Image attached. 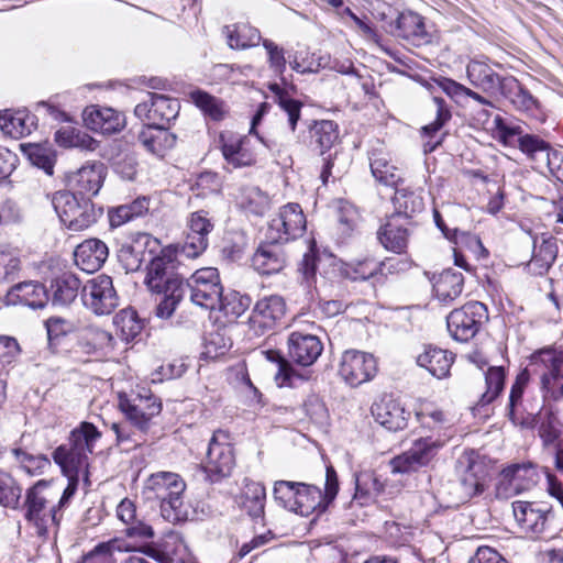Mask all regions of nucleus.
Returning <instances> with one entry per match:
<instances>
[{
  "label": "nucleus",
  "mask_w": 563,
  "mask_h": 563,
  "mask_svg": "<svg viewBox=\"0 0 563 563\" xmlns=\"http://www.w3.org/2000/svg\"><path fill=\"white\" fill-rule=\"evenodd\" d=\"M148 486L161 498V514L165 520L176 523L191 519L190 508L183 499L186 485L179 475L170 472L153 474Z\"/></svg>",
  "instance_id": "obj_1"
},
{
  "label": "nucleus",
  "mask_w": 563,
  "mask_h": 563,
  "mask_svg": "<svg viewBox=\"0 0 563 563\" xmlns=\"http://www.w3.org/2000/svg\"><path fill=\"white\" fill-rule=\"evenodd\" d=\"M52 203L64 225L75 232L88 229L102 212L88 197H79L67 190L54 194Z\"/></svg>",
  "instance_id": "obj_2"
},
{
  "label": "nucleus",
  "mask_w": 563,
  "mask_h": 563,
  "mask_svg": "<svg viewBox=\"0 0 563 563\" xmlns=\"http://www.w3.org/2000/svg\"><path fill=\"white\" fill-rule=\"evenodd\" d=\"M118 400L119 409L132 427L141 433H146L155 424L154 419L162 411L161 400L148 390H144L143 394L120 393Z\"/></svg>",
  "instance_id": "obj_3"
},
{
  "label": "nucleus",
  "mask_w": 563,
  "mask_h": 563,
  "mask_svg": "<svg viewBox=\"0 0 563 563\" xmlns=\"http://www.w3.org/2000/svg\"><path fill=\"white\" fill-rule=\"evenodd\" d=\"M184 286L190 290V300L195 305L209 310L222 308L223 287L217 268L197 269Z\"/></svg>",
  "instance_id": "obj_4"
},
{
  "label": "nucleus",
  "mask_w": 563,
  "mask_h": 563,
  "mask_svg": "<svg viewBox=\"0 0 563 563\" xmlns=\"http://www.w3.org/2000/svg\"><path fill=\"white\" fill-rule=\"evenodd\" d=\"M457 496L462 501L482 495L488 486V472L479 455L465 452L457 461Z\"/></svg>",
  "instance_id": "obj_5"
},
{
  "label": "nucleus",
  "mask_w": 563,
  "mask_h": 563,
  "mask_svg": "<svg viewBox=\"0 0 563 563\" xmlns=\"http://www.w3.org/2000/svg\"><path fill=\"white\" fill-rule=\"evenodd\" d=\"M235 465L230 434L224 430H216L209 441L203 472L211 483H218L231 475Z\"/></svg>",
  "instance_id": "obj_6"
},
{
  "label": "nucleus",
  "mask_w": 563,
  "mask_h": 563,
  "mask_svg": "<svg viewBox=\"0 0 563 563\" xmlns=\"http://www.w3.org/2000/svg\"><path fill=\"white\" fill-rule=\"evenodd\" d=\"M294 512L309 516L316 510L323 511L339 492L338 475L332 465L325 468L324 492L316 485L299 483Z\"/></svg>",
  "instance_id": "obj_7"
},
{
  "label": "nucleus",
  "mask_w": 563,
  "mask_h": 563,
  "mask_svg": "<svg viewBox=\"0 0 563 563\" xmlns=\"http://www.w3.org/2000/svg\"><path fill=\"white\" fill-rule=\"evenodd\" d=\"M487 319L486 306L479 301H471L450 312L446 318L448 330L455 341L467 342Z\"/></svg>",
  "instance_id": "obj_8"
},
{
  "label": "nucleus",
  "mask_w": 563,
  "mask_h": 563,
  "mask_svg": "<svg viewBox=\"0 0 563 563\" xmlns=\"http://www.w3.org/2000/svg\"><path fill=\"white\" fill-rule=\"evenodd\" d=\"M81 300L95 314H110L119 305L112 278L102 274L88 280L81 288Z\"/></svg>",
  "instance_id": "obj_9"
},
{
  "label": "nucleus",
  "mask_w": 563,
  "mask_h": 563,
  "mask_svg": "<svg viewBox=\"0 0 563 563\" xmlns=\"http://www.w3.org/2000/svg\"><path fill=\"white\" fill-rule=\"evenodd\" d=\"M532 362L540 373L542 389L554 399L563 397V352L544 349L533 355Z\"/></svg>",
  "instance_id": "obj_10"
},
{
  "label": "nucleus",
  "mask_w": 563,
  "mask_h": 563,
  "mask_svg": "<svg viewBox=\"0 0 563 563\" xmlns=\"http://www.w3.org/2000/svg\"><path fill=\"white\" fill-rule=\"evenodd\" d=\"M213 223L205 210L190 213L187 219V232L185 242L179 253L187 258H196L208 247V235L213 230Z\"/></svg>",
  "instance_id": "obj_11"
},
{
  "label": "nucleus",
  "mask_w": 563,
  "mask_h": 563,
  "mask_svg": "<svg viewBox=\"0 0 563 563\" xmlns=\"http://www.w3.org/2000/svg\"><path fill=\"white\" fill-rule=\"evenodd\" d=\"M377 361L371 353L357 350L345 351L342 355L340 374L351 386H358L374 378Z\"/></svg>",
  "instance_id": "obj_12"
},
{
  "label": "nucleus",
  "mask_w": 563,
  "mask_h": 563,
  "mask_svg": "<svg viewBox=\"0 0 563 563\" xmlns=\"http://www.w3.org/2000/svg\"><path fill=\"white\" fill-rule=\"evenodd\" d=\"M306 217L298 203H287L282 207L278 213L268 224V235L282 242H288L301 236L306 230Z\"/></svg>",
  "instance_id": "obj_13"
},
{
  "label": "nucleus",
  "mask_w": 563,
  "mask_h": 563,
  "mask_svg": "<svg viewBox=\"0 0 563 563\" xmlns=\"http://www.w3.org/2000/svg\"><path fill=\"white\" fill-rule=\"evenodd\" d=\"M286 302L282 296L271 295L260 299L249 318L250 328L256 335H262L275 325L286 314Z\"/></svg>",
  "instance_id": "obj_14"
},
{
  "label": "nucleus",
  "mask_w": 563,
  "mask_h": 563,
  "mask_svg": "<svg viewBox=\"0 0 563 563\" xmlns=\"http://www.w3.org/2000/svg\"><path fill=\"white\" fill-rule=\"evenodd\" d=\"M413 225L415 222L408 217L390 214L377 231V239L387 251L405 253Z\"/></svg>",
  "instance_id": "obj_15"
},
{
  "label": "nucleus",
  "mask_w": 563,
  "mask_h": 563,
  "mask_svg": "<svg viewBox=\"0 0 563 563\" xmlns=\"http://www.w3.org/2000/svg\"><path fill=\"white\" fill-rule=\"evenodd\" d=\"M267 239L258 245L251 260L252 267L262 275L277 274L287 263L284 242L277 240L275 235H267Z\"/></svg>",
  "instance_id": "obj_16"
},
{
  "label": "nucleus",
  "mask_w": 563,
  "mask_h": 563,
  "mask_svg": "<svg viewBox=\"0 0 563 563\" xmlns=\"http://www.w3.org/2000/svg\"><path fill=\"white\" fill-rule=\"evenodd\" d=\"M512 512L520 528L534 534L544 532L552 517L551 507L544 503L518 500L512 504Z\"/></svg>",
  "instance_id": "obj_17"
},
{
  "label": "nucleus",
  "mask_w": 563,
  "mask_h": 563,
  "mask_svg": "<svg viewBox=\"0 0 563 563\" xmlns=\"http://www.w3.org/2000/svg\"><path fill=\"white\" fill-rule=\"evenodd\" d=\"M154 249L148 251L147 274L145 284L151 291L161 292L163 289L169 288L172 282H184L178 275L174 274L173 255L162 252L157 256H153Z\"/></svg>",
  "instance_id": "obj_18"
},
{
  "label": "nucleus",
  "mask_w": 563,
  "mask_h": 563,
  "mask_svg": "<svg viewBox=\"0 0 563 563\" xmlns=\"http://www.w3.org/2000/svg\"><path fill=\"white\" fill-rule=\"evenodd\" d=\"M47 484L38 481L27 490L25 500V518L34 522L38 528H47L48 523L57 525V507L52 506L47 509V498L42 494Z\"/></svg>",
  "instance_id": "obj_19"
},
{
  "label": "nucleus",
  "mask_w": 563,
  "mask_h": 563,
  "mask_svg": "<svg viewBox=\"0 0 563 563\" xmlns=\"http://www.w3.org/2000/svg\"><path fill=\"white\" fill-rule=\"evenodd\" d=\"M48 301L47 290L38 282H22L7 290L4 303L8 306H24L31 309L45 307Z\"/></svg>",
  "instance_id": "obj_20"
},
{
  "label": "nucleus",
  "mask_w": 563,
  "mask_h": 563,
  "mask_svg": "<svg viewBox=\"0 0 563 563\" xmlns=\"http://www.w3.org/2000/svg\"><path fill=\"white\" fill-rule=\"evenodd\" d=\"M287 345L289 358L301 366L312 365L323 350V345L317 335L298 331L289 334Z\"/></svg>",
  "instance_id": "obj_21"
},
{
  "label": "nucleus",
  "mask_w": 563,
  "mask_h": 563,
  "mask_svg": "<svg viewBox=\"0 0 563 563\" xmlns=\"http://www.w3.org/2000/svg\"><path fill=\"white\" fill-rule=\"evenodd\" d=\"M158 242L147 233H139L131 242L123 243L118 250V260L126 273L136 272L148 258L151 249L157 247Z\"/></svg>",
  "instance_id": "obj_22"
},
{
  "label": "nucleus",
  "mask_w": 563,
  "mask_h": 563,
  "mask_svg": "<svg viewBox=\"0 0 563 563\" xmlns=\"http://www.w3.org/2000/svg\"><path fill=\"white\" fill-rule=\"evenodd\" d=\"M82 119L89 130L104 135L121 131L125 124V118L122 113L112 108L99 106L87 107L84 110Z\"/></svg>",
  "instance_id": "obj_23"
},
{
  "label": "nucleus",
  "mask_w": 563,
  "mask_h": 563,
  "mask_svg": "<svg viewBox=\"0 0 563 563\" xmlns=\"http://www.w3.org/2000/svg\"><path fill=\"white\" fill-rule=\"evenodd\" d=\"M375 421L389 431L404 430L407 427L409 412L395 399L383 397L371 408Z\"/></svg>",
  "instance_id": "obj_24"
},
{
  "label": "nucleus",
  "mask_w": 563,
  "mask_h": 563,
  "mask_svg": "<svg viewBox=\"0 0 563 563\" xmlns=\"http://www.w3.org/2000/svg\"><path fill=\"white\" fill-rule=\"evenodd\" d=\"M106 167L101 162H95L79 168L69 177V184L79 197L95 196L102 187Z\"/></svg>",
  "instance_id": "obj_25"
},
{
  "label": "nucleus",
  "mask_w": 563,
  "mask_h": 563,
  "mask_svg": "<svg viewBox=\"0 0 563 563\" xmlns=\"http://www.w3.org/2000/svg\"><path fill=\"white\" fill-rule=\"evenodd\" d=\"M177 136L164 125H143L137 133V142L148 153L164 157L176 144Z\"/></svg>",
  "instance_id": "obj_26"
},
{
  "label": "nucleus",
  "mask_w": 563,
  "mask_h": 563,
  "mask_svg": "<svg viewBox=\"0 0 563 563\" xmlns=\"http://www.w3.org/2000/svg\"><path fill=\"white\" fill-rule=\"evenodd\" d=\"M109 255L107 244L99 239H88L74 251L75 264L86 273H95L102 267Z\"/></svg>",
  "instance_id": "obj_27"
},
{
  "label": "nucleus",
  "mask_w": 563,
  "mask_h": 563,
  "mask_svg": "<svg viewBox=\"0 0 563 563\" xmlns=\"http://www.w3.org/2000/svg\"><path fill=\"white\" fill-rule=\"evenodd\" d=\"M453 362L452 352L432 345L426 346L424 351L417 356V364L439 379L450 375Z\"/></svg>",
  "instance_id": "obj_28"
},
{
  "label": "nucleus",
  "mask_w": 563,
  "mask_h": 563,
  "mask_svg": "<svg viewBox=\"0 0 563 563\" xmlns=\"http://www.w3.org/2000/svg\"><path fill=\"white\" fill-rule=\"evenodd\" d=\"M463 274L448 268L433 276V291L439 301L448 305L456 299L463 291Z\"/></svg>",
  "instance_id": "obj_29"
},
{
  "label": "nucleus",
  "mask_w": 563,
  "mask_h": 563,
  "mask_svg": "<svg viewBox=\"0 0 563 563\" xmlns=\"http://www.w3.org/2000/svg\"><path fill=\"white\" fill-rule=\"evenodd\" d=\"M501 91L517 110L532 117L540 115L539 101L516 78L509 77Z\"/></svg>",
  "instance_id": "obj_30"
},
{
  "label": "nucleus",
  "mask_w": 563,
  "mask_h": 563,
  "mask_svg": "<svg viewBox=\"0 0 563 563\" xmlns=\"http://www.w3.org/2000/svg\"><path fill=\"white\" fill-rule=\"evenodd\" d=\"M118 518L126 526L125 533L130 538L151 539L154 537L153 528L137 519L135 505L128 498L117 507Z\"/></svg>",
  "instance_id": "obj_31"
},
{
  "label": "nucleus",
  "mask_w": 563,
  "mask_h": 563,
  "mask_svg": "<svg viewBox=\"0 0 563 563\" xmlns=\"http://www.w3.org/2000/svg\"><path fill=\"white\" fill-rule=\"evenodd\" d=\"M393 258H387L386 261L378 262L375 258L367 257L347 264L344 274L352 280H368L378 274L385 275L386 271L387 273H393Z\"/></svg>",
  "instance_id": "obj_32"
},
{
  "label": "nucleus",
  "mask_w": 563,
  "mask_h": 563,
  "mask_svg": "<svg viewBox=\"0 0 563 563\" xmlns=\"http://www.w3.org/2000/svg\"><path fill=\"white\" fill-rule=\"evenodd\" d=\"M53 459L62 468L63 474L79 475L88 467V455L68 442L55 449Z\"/></svg>",
  "instance_id": "obj_33"
},
{
  "label": "nucleus",
  "mask_w": 563,
  "mask_h": 563,
  "mask_svg": "<svg viewBox=\"0 0 563 563\" xmlns=\"http://www.w3.org/2000/svg\"><path fill=\"white\" fill-rule=\"evenodd\" d=\"M398 36L415 43L428 42L423 18L413 11L401 12L396 20Z\"/></svg>",
  "instance_id": "obj_34"
},
{
  "label": "nucleus",
  "mask_w": 563,
  "mask_h": 563,
  "mask_svg": "<svg viewBox=\"0 0 563 563\" xmlns=\"http://www.w3.org/2000/svg\"><path fill=\"white\" fill-rule=\"evenodd\" d=\"M466 71L471 84L484 91L503 90L504 84L508 79L501 78L488 65L481 62H471Z\"/></svg>",
  "instance_id": "obj_35"
},
{
  "label": "nucleus",
  "mask_w": 563,
  "mask_h": 563,
  "mask_svg": "<svg viewBox=\"0 0 563 563\" xmlns=\"http://www.w3.org/2000/svg\"><path fill=\"white\" fill-rule=\"evenodd\" d=\"M150 209V199L145 196L137 197L130 203L121 205L109 209L108 218L111 228H118L132 221L136 218L143 217Z\"/></svg>",
  "instance_id": "obj_36"
},
{
  "label": "nucleus",
  "mask_w": 563,
  "mask_h": 563,
  "mask_svg": "<svg viewBox=\"0 0 563 563\" xmlns=\"http://www.w3.org/2000/svg\"><path fill=\"white\" fill-rule=\"evenodd\" d=\"M528 382V373L522 372L517 376L516 382L512 384L509 395V402H508V412L507 416L509 420L515 426H521L525 428H532L536 424V413L533 411H530L528 413V417L521 418L518 415L517 407L521 402L522 395H523V388Z\"/></svg>",
  "instance_id": "obj_37"
},
{
  "label": "nucleus",
  "mask_w": 563,
  "mask_h": 563,
  "mask_svg": "<svg viewBox=\"0 0 563 563\" xmlns=\"http://www.w3.org/2000/svg\"><path fill=\"white\" fill-rule=\"evenodd\" d=\"M223 32L227 35L229 46L235 49L256 46L262 40L260 31L247 23L224 26Z\"/></svg>",
  "instance_id": "obj_38"
},
{
  "label": "nucleus",
  "mask_w": 563,
  "mask_h": 563,
  "mask_svg": "<svg viewBox=\"0 0 563 563\" xmlns=\"http://www.w3.org/2000/svg\"><path fill=\"white\" fill-rule=\"evenodd\" d=\"M81 287L79 278L70 273L63 274L53 280L51 289L53 292L52 301L54 305L67 306L78 296Z\"/></svg>",
  "instance_id": "obj_39"
},
{
  "label": "nucleus",
  "mask_w": 563,
  "mask_h": 563,
  "mask_svg": "<svg viewBox=\"0 0 563 563\" xmlns=\"http://www.w3.org/2000/svg\"><path fill=\"white\" fill-rule=\"evenodd\" d=\"M339 137L338 124L331 120L316 121L310 128V146L324 154Z\"/></svg>",
  "instance_id": "obj_40"
},
{
  "label": "nucleus",
  "mask_w": 563,
  "mask_h": 563,
  "mask_svg": "<svg viewBox=\"0 0 563 563\" xmlns=\"http://www.w3.org/2000/svg\"><path fill=\"white\" fill-rule=\"evenodd\" d=\"M369 159L374 178L379 184L398 188L402 180L399 169L382 153H373Z\"/></svg>",
  "instance_id": "obj_41"
},
{
  "label": "nucleus",
  "mask_w": 563,
  "mask_h": 563,
  "mask_svg": "<svg viewBox=\"0 0 563 563\" xmlns=\"http://www.w3.org/2000/svg\"><path fill=\"white\" fill-rule=\"evenodd\" d=\"M393 203L396 210L393 214H401L408 217L409 220L424 209V202L420 194L407 187L396 188Z\"/></svg>",
  "instance_id": "obj_42"
},
{
  "label": "nucleus",
  "mask_w": 563,
  "mask_h": 563,
  "mask_svg": "<svg viewBox=\"0 0 563 563\" xmlns=\"http://www.w3.org/2000/svg\"><path fill=\"white\" fill-rule=\"evenodd\" d=\"M152 100V123L155 125H164L176 119L180 104L177 99L169 98L164 95L151 93Z\"/></svg>",
  "instance_id": "obj_43"
},
{
  "label": "nucleus",
  "mask_w": 563,
  "mask_h": 563,
  "mask_svg": "<svg viewBox=\"0 0 563 563\" xmlns=\"http://www.w3.org/2000/svg\"><path fill=\"white\" fill-rule=\"evenodd\" d=\"M100 438L101 432L93 423L82 421L78 427L70 431L68 443L84 452L86 455H89L93 452L96 443Z\"/></svg>",
  "instance_id": "obj_44"
},
{
  "label": "nucleus",
  "mask_w": 563,
  "mask_h": 563,
  "mask_svg": "<svg viewBox=\"0 0 563 563\" xmlns=\"http://www.w3.org/2000/svg\"><path fill=\"white\" fill-rule=\"evenodd\" d=\"M506 372L503 366H490L485 373L486 390L482 394L476 407L492 404L504 390Z\"/></svg>",
  "instance_id": "obj_45"
},
{
  "label": "nucleus",
  "mask_w": 563,
  "mask_h": 563,
  "mask_svg": "<svg viewBox=\"0 0 563 563\" xmlns=\"http://www.w3.org/2000/svg\"><path fill=\"white\" fill-rule=\"evenodd\" d=\"M157 294L162 295V298L156 306V316L162 319H168L185 295L184 282H172L169 288L163 289V291Z\"/></svg>",
  "instance_id": "obj_46"
},
{
  "label": "nucleus",
  "mask_w": 563,
  "mask_h": 563,
  "mask_svg": "<svg viewBox=\"0 0 563 563\" xmlns=\"http://www.w3.org/2000/svg\"><path fill=\"white\" fill-rule=\"evenodd\" d=\"M443 444L444 442L440 440L421 438L413 442L407 453L409 454V459H412L420 468L428 465L433 460Z\"/></svg>",
  "instance_id": "obj_47"
},
{
  "label": "nucleus",
  "mask_w": 563,
  "mask_h": 563,
  "mask_svg": "<svg viewBox=\"0 0 563 563\" xmlns=\"http://www.w3.org/2000/svg\"><path fill=\"white\" fill-rule=\"evenodd\" d=\"M266 492L265 487L258 483L246 485L242 494V506L253 518H258L264 514Z\"/></svg>",
  "instance_id": "obj_48"
},
{
  "label": "nucleus",
  "mask_w": 563,
  "mask_h": 563,
  "mask_svg": "<svg viewBox=\"0 0 563 563\" xmlns=\"http://www.w3.org/2000/svg\"><path fill=\"white\" fill-rule=\"evenodd\" d=\"M55 141L64 147H80L88 151H95L97 147V142L92 137L69 126L57 130Z\"/></svg>",
  "instance_id": "obj_49"
},
{
  "label": "nucleus",
  "mask_w": 563,
  "mask_h": 563,
  "mask_svg": "<svg viewBox=\"0 0 563 563\" xmlns=\"http://www.w3.org/2000/svg\"><path fill=\"white\" fill-rule=\"evenodd\" d=\"M27 115L24 112L4 110L0 112V130L11 137L19 139L31 132L26 124Z\"/></svg>",
  "instance_id": "obj_50"
},
{
  "label": "nucleus",
  "mask_w": 563,
  "mask_h": 563,
  "mask_svg": "<svg viewBox=\"0 0 563 563\" xmlns=\"http://www.w3.org/2000/svg\"><path fill=\"white\" fill-rule=\"evenodd\" d=\"M22 150L33 166L43 169L46 175H53L55 155L49 148L40 144H27L23 145Z\"/></svg>",
  "instance_id": "obj_51"
},
{
  "label": "nucleus",
  "mask_w": 563,
  "mask_h": 563,
  "mask_svg": "<svg viewBox=\"0 0 563 563\" xmlns=\"http://www.w3.org/2000/svg\"><path fill=\"white\" fill-rule=\"evenodd\" d=\"M536 418L540 417L541 424L539 428V435L542 439L543 445L549 448L558 444L562 434V424L560 420L552 413L547 412L544 417L541 416V408L534 412Z\"/></svg>",
  "instance_id": "obj_52"
},
{
  "label": "nucleus",
  "mask_w": 563,
  "mask_h": 563,
  "mask_svg": "<svg viewBox=\"0 0 563 563\" xmlns=\"http://www.w3.org/2000/svg\"><path fill=\"white\" fill-rule=\"evenodd\" d=\"M558 256V246L554 240H542L540 245L534 244L530 265L536 266L539 273L548 271Z\"/></svg>",
  "instance_id": "obj_53"
},
{
  "label": "nucleus",
  "mask_w": 563,
  "mask_h": 563,
  "mask_svg": "<svg viewBox=\"0 0 563 563\" xmlns=\"http://www.w3.org/2000/svg\"><path fill=\"white\" fill-rule=\"evenodd\" d=\"M114 324L124 340H133L142 330L143 324L133 309H123L114 317Z\"/></svg>",
  "instance_id": "obj_54"
},
{
  "label": "nucleus",
  "mask_w": 563,
  "mask_h": 563,
  "mask_svg": "<svg viewBox=\"0 0 563 563\" xmlns=\"http://www.w3.org/2000/svg\"><path fill=\"white\" fill-rule=\"evenodd\" d=\"M263 353L269 362L277 365L275 379L280 386L292 385L295 378H300V376L296 374L290 363L282 355L279 351L267 350Z\"/></svg>",
  "instance_id": "obj_55"
},
{
  "label": "nucleus",
  "mask_w": 563,
  "mask_h": 563,
  "mask_svg": "<svg viewBox=\"0 0 563 563\" xmlns=\"http://www.w3.org/2000/svg\"><path fill=\"white\" fill-rule=\"evenodd\" d=\"M12 454L20 463L21 467L31 476L42 474L43 471L51 464L46 456L42 454L32 455L22 449H13Z\"/></svg>",
  "instance_id": "obj_56"
},
{
  "label": "nucleus",
  "mask_w": 563,
  "mask_h": 563,
  "mask_svg": "<svg viewBox=\"0 0 563 563\" xmlns=\"http://www.w3.org/2000/svg\"><path fill=\"white\" fill-rule=\"evenodd\" d=\"M298 487L299 482L277 481L273 490L275 500L285 509L294 511Z\"/></svg>",
  "instance_id": "obj_57"
},
{
  "label": "nucleus",
  "mask_w": 563,
  "mask_h": 563,
  "mask_svg": "<svg viewBox=\"0 0 563 563\" xmlns=\"http://www.w3.org/2000/svg\"><path fill=\"white\" fill-rule=\"evenodd\" d=\"M194 103L213 120L223 118L222 102L205 91H192L190 93Z\"/></svg>",
  "instance_id": "obj_58"
},
{
  "label": "nucleus",
  "mask_w": 563,
  "mask_h": 563,
  "mask_svg": "<svg viewBox=\"0 0 563 563\" xmlns=\"http://www.w3.org/2000/svg\"><path fill=\"white\" fill-rule=\"evenodd\" d=\"M450 241H452L460 247L468 250L478 258L486 257L488 255L487 250L484 247L479 236H477L476 234L453 229L452 238Z\"/></svg>",
  "instance_id": "obj_59"
},
{
  "label": "nucleus",
  "mask_w": 563,
  "mask_h": 563,
  "mask_svg": "<svg viewBox=\"0 0 563 563\" xmlns=\"http://www.w3.org/2000/svg\"><path fill=\"white\" fill-rule=\"evenodd\" d=\"M21 497V488L13 477L0 470V505L15 507Z\"/></svg>",
  "instance_id": "obj_60"
},
{
  "label": "nucleus",
  "mask_w": 563,
  "mask_h": 563,
  "mask_svg": "<svg viewBox=\"0 0 563 563\" xmlns=\"http://www.w3.org/2000/svg\"><path fill=\"white\" fill-rule=\"evenodd\" d=\"M432 103L435 108V119L431 123L422 126L421 132L424 136L432 137L448 121H450L452 114L446 106L444 99L440 97H433Z\"/></svg>",
  "instance_id": "obj_61"
},
{
  "label": "nucleus",
  "mask_w": 563,
  "mask_h": 563,
  "mask_svg": "<svg viewBox=\"0 0 563 563\" xmlns=\"http://www.w3.org/2000/svg\"><path fill=\"white\" fill-rule=\"evenodd\" d=\"M252 298L249 295L233 292L230 297H223L222 308H217L219 311H223L225 314L240 317L251 306Z\"/></svg>",
  "instance_id": "obj_62"
},
{
  "label": "nucleus",
  "mask_w": 563,
  "mask_h": 563,
  "mask_svg": "<svg viewBox=\"0 0 563 563\" xmlns=\"http://www.w3.org/2000/svg\"><path fill=\"white\" fill-rule=\"evenodd\" d=\"M506 476L512 477V481L522 486V492L527 490L536 483V470L530 464H515L506 467Z\"/></svg>",
  "instance_id": "obj_63"
},
{
  "label": "nucleus",
  "mask_w": 563,
  "mask_h": 563,
  "mask_svg": "<svg viewBox=\"0 0 563 563\" xmlns=\"http://www.w3.org/2000/svg\"><path fill=\"white\" fill-rule=\"evenodd\" d=\"M519 148L530 155V156H539L542 159L547 161V154L552 153L550 151L549 145L541 139L533 135H522L518 140Z\"/></svg>",
  "instance_id": "obj_64"
}]
</instances>
